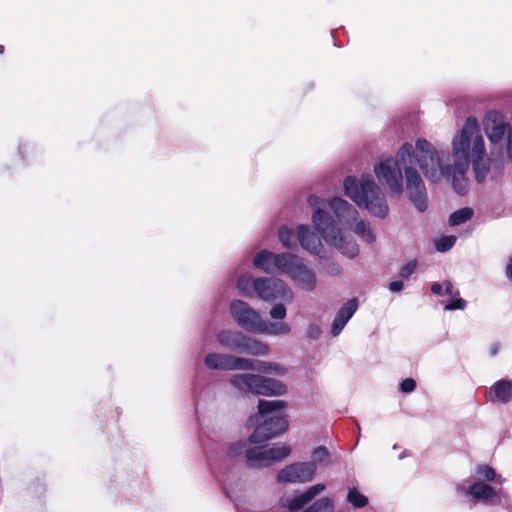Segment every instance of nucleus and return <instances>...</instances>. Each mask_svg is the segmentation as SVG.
<instances>
[{
    "label": "nucleus",
    "instance_id": "39448f33",
    "mask_svg": "<svg viewBox=\"0 0 512 512\" xmlns=\"http://www.w3.org/2000/svg\"><path fill=\"white\" fill-rule=\"evenodd\" d=\"M496 477L495 470L488 465H480L475 469L470 479L456 485L458 493L471 496L475 500L496 503L499 500L498 491L494 490L485 481H492Z\"/></svg>",
    "mask_w": 512,
    "mask_h": 512
},
{
    "label": "nucleus",
    "instance_id": "58836bf2",
    "mask_svg": "<svg viewBox=\"0 0 512 512\" xmlns=\"http://www.w3.org/2000/svg\"><path fill=\"white\" fill-rule=\"evenodd\" d=\"M506 153L508 159L512 162V128L508 130Z\"/></svg>",
    "mask_w": 512,
    "mask_h": 512
},
{
    "label": "nucleus",
    "instance_id": "f704fd0d",
    "mask_svg": "<svg viewBox=\"0 0 512 512\" xmlns=\"http://www.w3.org/2000/svg\"><path fill=\"white\" fill-rule=\"evenodd\" d=\"M417 262L415 260H411L406 263L400 270V276L402 278H408L416 269Z\"/></svg>",
    "mask_w": 512,
    "mask_h": 512
},
{
    "label": "nucleus",
    "instance_id": "4c0bfd02",
    "mask_svg": "<svg viewBox=\"0 0 512 512\" xmlns=\"http://www.w3.org/2000/svg\"><path fill=\"white\" fill-rule=\"evenodd\" d=\"M307 204L311 207V208H314V211L316 209H321L319 206L321 204V198L316 196V195H310L308 196L307 198Z\"/></svg>",
    "mask_w": 512,
    "mask_h": 512
},
{
    "label": "nucleus",
    "instance_id": "a878e982",
    "mask_svg": "<svg viewBox=\"0 0 512 512\" xmlns=\"http://www.w3.org/2000/svg\"><path fill=\"white\" fill-rule=\"evenodd\" d=\"M287 407L284 400H259L258 411L261 415H266L274 411H281Z\"/></svg>",
    "mask_w": 512,
    "mask_h": 512
},
{
    "label": "nucleus",
    "instance_id": "aec40b11",
    "mask_svg": "<svg viewBox=\"0 0 512 512\" xmlns=\"http://www.w3.org/2000/svg\"><path fill=\"white\" fill-rule=\"evenodd\" d=\"M258 374L239 373L230 377L229 383L238 391L254 394Z\"/></svg>",
    "mask_w": 512,
    "mask_h": 512
},
{
    "label": "nucleus",
    "instance_id": "0eeeda50",
    "mask_svg": "<svg viewBox=\"0 0 512 512\" xmlns=\"http://www.w3.org/2000/svg\"><path fill=\"white\" fill-rule=\"evenodd\" d=\"M287 263H283V275H286L299 289L312 292L316 289L318 279L316 272L305 261L294 253H290Z\"/></svg>",
    "mask_w": 512,
    "mask_h": 512
},
{
    "label": "nucleus",
    "instance_id": "9b49d317",
    "mask_svg": "<svg viewBox=\"0 0 512 512\" xmlns=\"http://www.w3.org/2000/svg\"><path fill=\"white\" fill-rule=\"evenodd\" d=\"M204 364L209 369L242 370L251 367L249 358L230 354L211 352L204 357Z\"/></svg>",
    "mask_w": 512,
    "mask_h": 512
},
{
    "label": "nucleus",
    "instance_id": "f8f14e48",
    "mask_svg": "<svg viewBox=\"0 0 512 512\" xmlns=\"http://www.w3.org/2000/svg\"><path fill=\"white\" fill-rule=\"evenodd\" d=\"M483 130L492 144L499 143L508 129V124L502 113L491 110L483 118Z\"/></svg>",
    "mask_w": 512,
    "mask_h": 512
},
{
    "label": "nucleus",
    "instance_id": "ea45409f",
    "mask_svg": "<svg viewBox=\"0 0 512 512\" xmlns=\"http://www.w3.org/2000/svg\"><path fill=\"white\" fill-rule=\"evenodd\" d=\"M431 291L434 294H436V295H441V296L446 295L445 294V285H444V283L443 284H440V283H437V282L433 283L431 285Z\"/></svg>",
    "mask_w": 512,
    "mask_h": 512
},
{
    "label": "nucleus",
    "instance_id": "9d476101",
    "mask_svg": "<svg viewBox=\"0 0 512 512\" xmlns=\"http://www.w3.org/2000/svg\"><path fill=\"white\" fill-rule=\"evenodd\" d=\"M316 474L314 464L295 462L282 468L277 474V480L283 483L310 482Z\"/></svg>",
    "mask_w": 512,
    "mask_h": 512
},
{
    "label": "nucleus",
    "instance_id": "a18cd8bd",
    "mask_svg": "<svg viewBox=\"0 0 512 512\" xmlns=\"http://www.w3.org/2000/svg\"><path fill=\"white\" fill-rule=\"evenodd\" d=\"M327 512H331V511H327Z\"/></svg>",
    "mask_w": 512,
    "mask_h": 512
},
{
    "label": "nucleus",
    "instance_id": "f03ea898",
    "mask_svg": "<svg viewBox=\"0 0 512 512\" xmlns=\"http://www.w3.org/2000/svg\"><path fill=\"white\" fill-rule=\"evenodd\" d=\"M327 206L333 218L323 209H316L311 216V222L322 239L348 258L359 254V246L354 237L348 233V228L360 215L357 208L341 197H331Z\"/></svg>",
    "mask_w": 512,
    "mask_h": 512
},
{
    "label": "nucleus",
    "instance_id": "6e6552de",
    "mask_svg": "<svg viewBox=\"0 0 512 512\" xmlns=\"http://www.w3.org/2000/svg\"><path fill=\"white\" fill-rule=\"evenodd\" d=\"M254 291L263 301L272 302L278 299L292 302L294 294L288 284L276 277H259L254 281Z\"/></svg>",
    "mask_w": 512,
    "mask_h": 512
},
{
    "label": "nucleus",
    "instance_id": "7ed1b4c3",
    "mask_svg": "<svg viewBox=\"0 0 512 512\" xmlns=\"http://www.w3.org/2000/svg\"><path fill=\"white\" fill-rule=\"evenodd\" d=\"M345 195L359 208L366 209L371 215L384 219L389 213V206L383 189L370 177L357 179L348 176L343 181Z\"/></svg>",
    "mask_w": 512,
    "mask_h": 512
},
{
    "label": "nucleus",
    "instance_id": "1a4fd4ad",
    "mask_svg": "<svg viewBox=\"0 0 512 512\" xmlns=\"http://www.w3.org/2000/svg\"><path fill=\"white\" fill-rule=\"evenodd\" d=\"M287 429L288 421L283 415L272 416L256 427L250 435L249 441L251 443L264 442L284 433Z\"/></svg>",
    "mask_w": 512,
    "mask_h": 512
},
{
    "label": "nucleus",
    "instance_id": "412c9836",
    "mask_svg": "<svg viewBox=\"0 0 512 512\" xmlns=\"http://www.w3.org/2000/svg\"><path fill=\"white\" fill-rule=\"evenodd\" d=\"M251 367L244 370H254L262 374L283 376L287 373V368L276 362L252 360Z\"/></svg>",
    "mask_w": 512,
    "mask_h": 512
},
{
    "label": "nucleus",
    "instance_id": "b1692460",
    "mask_svg": "<svg viewBox=\"0 0 512 512\" xmlns=\"http://www.w3.org/2000/svg\"><path fill=\"white\" fill-rule=\"evenodd\" d=\"M266 456L269 457L271 463L281 461L291 454V447L286 443H274L272 445H263Z\"/></svg>",
    "mask_w": 512,
    "mask_h": 512
},
{
    "label": "nucleus",
    "instance_id": "c85d7f7f",
    "mask_svg": "<svg viewBox=\"0 0 512 512\" xmlns=\"http://www.w3.org/2000/svg\"><path fill=\"white\" fill-rule=\"evenodd\" d=\"M250 274L242 275L237 281V288L244 296H252L254 291V281Z\"/></svg>",
    "mask_w": 512,
    "mask_h": 512
},
{
    "label": "nucleus",
    "instance_id": "c03bdc74",
    "mask_svg": "<svg viewBox=\"0 0 512 512\" xmlns=\"http://www.w3.org/2000/svg\"><path fill=\"white\" fill-rule=\"evenodd\" d=\"M4 51V47L2 45H0V54H2Z\"/></svg>",
    "mask_w": 512,
    "mask_h": 512
},
{
    "label": "nucleus",
    "instance_id": "e433bc0d",
    "mask_svg": "<svg viewBox=\"0 0 512 512\" xmlns=\"http://www.w3.org/2000/svg\"><path fill=\"white\" fill-rule=\"evenodd\" d=\"M321 333H322V331L318 324L311 323L308 325L307 336L309 338L316 340L321 336Z\"/></svg>",
    "mask_w": 512,
    "mask_h": 512
},
{
    "label": "nucleus",
    "instance_id": "2f4dec72",
    "mask_svg": "<svg viewBox=\"0 0 512 512\" xmlns=\"http://www.w3.org/2000/svg\"><path fill=\"white\" fill-rule=\"evenodd\" d=\"M456 242V236L454 235H444L437 238L434 242L435 248L439 252H446L450 250Z\"/></svg>",
    "mask_w": 512,
    "mask_h": 512
},
{
    "label": "nucleus",
    "instance_id": "a19ab883",
    "mask_svg": "<svg viewBox=\"0 0 512 512\" xmlns=\"http://www.w3.org/2000/svg\"><path fill=\"white\" fill-rule=\"evenodd\" d=\"M403 283L401 281H393L389 284V289L392 292H399L403 289Z\"/></svg>",
    "mask_w": 512,
    "mask_h": 512
},
{
    "label": "nucleus",
    "instance_id": "bb28decb",
    "mask_svg": "<svg viewBox=\"0 0 512 512\" xmlns=\"http://www.w3.org/2000/svg\"><path fill=\"white\" fill-rule=\"evenodd\" d=\"M472 216L473 210L469 207H464L454 211L449 216L448 222L450 226H458L470 220Z\"/></svg>",
    "mask_w": 512,
    "mask_h": 512
},
{
    "label": "nucleus",
    "instance_id": "6ab92c4d",
    "mask_svg": "<svg viewBox=\"0 0 512 512\" xmlns=\"http://www.w3.org/2000/svg\"><path fill=\"white\" fill-rule=\"evenodd\" d=\"M354 232L363 242L372 244L376 241V234L373 231L370 222L358 216L357 220L348 228V233Z\"/></svg>",
    "mask_w": 512,
    "mask_h": 512
},
{
    "label": "nucleus",
    "instance_id": "72a5a7b5",
    "mask_svg": "<svg viewBox=\"0 0 512 512\" xmlns=\"http://www.w3.org/2000/svg\"><path fill=\"white\" fill-rule=\"evenodd\" d=\"M322 269L329 276H338L342 273V267L337 262H330L324 265Z\"/></svg>",
    "mask_w": 512,
    "mask_h": 512
},
{
    "label": "nucleus",
    "instance_id": "20e7f679",
    "mask_svg": "<svg viewBox=\"0 0 512 512\" xmlns=\"http://www.w3.org/2000/svg\"><path fill=\"white\" fill-rule=\"evenodd\" d=\"M230 313L235 322L250 333L280 336L288 335L292 330L286 322H268L264 320L258 311L242 300L231 302Z\"/></svg>",
    "mask_w": 512,
    "mask_h": 512
},
{
    "label": "nucleus",
    "instance_id": "dca6fc26",
    "mask_svg": "<svg viewBox=\"0 0 512 512\" xmlns=\"http://www.w3.org/2000/svg\"><path fill=\"white\" fill-rule=\"evenodd\" d=\"M288 391L287 385L283 382L258 375L254 394L263 396H282Z\"/></svg>",
    "mask_w": 512,
    "mask_h": 512
},
{
    "label": "nucleus",
    "instance_id": "cd10ccee",
    "mask_svg": "<svg viewBox=\"0 0 512 512\" xmlns=\"http://www.w3.org/2000/svg\"><path fill=\"white\" fill-rule=\"evenodd\" d=\"M330 458L329 451L326 447L319 446L312 451L311 461L308 464H314L317 469L318 465L327 464Z\"/></svg>",
    "mask_w": 512,
    "mask_h": 512
},
{
    "label": "nucleus",
    "instance_id": "4be33fe9",
    "mask_svg": "<svg viewBox=\"0 0 512 512\" xmlns=\"http://www.w3.org/2000/svg\"><path fill=\"white\" fill-rule=\"evenodd\" d=\"M264 446H257L246 450V459L251 467L262 468L271 465V461L266 456Z\"/></svg>",
    "mask_w": 512,
    "mask_h": 512
},
{
    "label": "nucleus",
    "instance_id": "a211bd4d",
    "mask_svg": "<svg viewBox=\"0 0 512 512\" xmlns=\"http://www.w3.org/2000/svg\"><path fill=\"white\" fill-rule=\"evenodd\" d=\"M487 399L493 403L506 404L512 400V380L500 379L488 390Z\"/></svg>",
    "mask_w": 512,
    "mask_h": 512
},
{
    "label": "nucleus",
    "instance_id": "37998d69",
    "mask_svg": "<svg viewBox=\"0 0 512 512\" xmlns=\"http://www.w3.org/2000/svg\"><path fill=\"white\" fill-rule=\"evenodd\" d=\"M500 349V345L498 343H494L490 348V353L492 356H495Z\"/></svg>",
    "mask_w": 512,
    "mask_h": 512
},
{
    "label": "nucleus",
    "instance_id": "c756f323",
    "mask_svg": "<svg viewBox=\"0 0 512 512\" xmlns=\"http://www.w3.org/2000/svg\"><path fill=\"white\" fill-rule=\"evenodd\" d=\"M278 239L283 245V247L287 249H291L295 247L294 234L292 229L287 226H282L278 231Z\"/></svg>",
    "mask_w": 512,
    "mask_h": 512
},
{
    "label": "nucleus",
    "instance_id": "f257e3e1",
    "mask_svg": "<svg viewBox=\"0 0 512 512\" xmlns=\"http://www.w3.org/2000/svg\"><path fill=\"white\" fill-rule=\"evenodd\" d=\"M450 146L448 152L422 137L414 143L405 142L394 158H381L375 163V176L392 194L401 195L405 189L414 207L424 212L427 190L420 171L429 183L447 182L458 194L467 192L470 166L479 182L484 181L490 171L492 159L475 117H468L455 131Z\"/></svg>",
    "mask_w": 512,
    "mask_h": 512
},
{
    "label": "nucleus",
    "instance_id": "393cba45",
    "mask_svg": "<svg viewBox=\"0 0 512 512\" xmlns=\"http://www.w3.org/2000/svg\"><path fill=\"white\" fill-rule=\"evenodd\" d=\"M346 501L355 509L365 508L369 504V498L357 486L347 487Z\"/></svg>",
    "mask_w": 512,
    "mask_h": 512
},
{
    "label": "nucleus",
    "instance_id": "f3484780",
    "mask_svg": "<svg viewBox=\"0 0 512 512\" xmlns=\"http://www.w3.org/2000/svg\"><path fill=\"white\" fill-rule=\"evenodd\" d=\"M358 309V300L356 298L348 300L338 310L331 327V334L338 336L347 322L351 319Z\"/></svg>",
    "mask_w": 512,
    "mask_h": 512
},
{
    "label": "nucleus",
    "instance_id": "4468645a",
    "mask_svg": "<svg viewBox=\"0 0 512 512\" xmlns=\"http://www.w3.org/2000/svg\"><path fill=\"white\" fill-rule=\"evenodd\" d=\"M326 486L322 483L315 484L300 494H295L281 500V506L290 512L301 510L307 503L322 493Z\"/></svg>",
    "mask_w": 512,
    "mask_h": 512
},
{
    "label": "nucleus",
    "instance_id": "79ce46f5",
    "mask_svg": "<svg viewBox=\"0 0 512 512\" xmlns=\"http://www.w3.org/2000/svg\"><path fill=\"white\" fill-rule=\"evenodd\" d=\"M506 274H507V277L510 280H512V256L510 257L509 262L507 264Z\"/></svg>",
    "mask_w": 512,
    "mask_h": 512
},
{
    "label": "nucleus",
    "instance_id": "7c9ffc66",
    "mask_svg": "<svg viewBox=\"0 0 512 512\" xmlns=\"http://www.w3.org/2000/svg\"><path fill=\"white\" fill-rule=\"evenodd\" d=\"M333 501L328 497L321 498L315 501L311 506L305 509L303 512H322V511H332L333 510Z\"/></svg>",
    "mask_w": 512,
    "mask_h": 512
},
{
    "label": "nucleus",
    "instance_id": "c9c22d12",
    "mask_svg": "<svg viewBox=\"0 0 512 512\" xmlns=\"http://www.w3.org/2000/svg\"><path fill=\"white\" fill-rule=\"evenodd\" d=\"M416 388V382L413 378H406L400 383V390L403 393H411Z\"/></svg>",
    "mask_w": 512,
    "mask_h": 512
},
{
    "label": "nucleus",
    "instance_id": "2eb2a0df",
    "mask_svg": "<svg viewBox=\"0 0 512 512\" xmlns=\"http://www.w3.org/2000/svg\"><path fill=\"white\" fill-rule=\"evenodd\" d=\"M296 239L299 245L311 255H319L322 249V242L319 236L309 226L300 224L296 227Z\"/></svg>",
    "mask_w": 512,
    "mask_h": 512
},
{
    "label": "nucleus",
    "instance_id": "5701e85b",
    "mask_svg": "<svg viewBox=\"0 0 512 512\" xmlns=\"http://www.w3.org/2000/svg\"><path fill=\"white\" fill-rule=\"evenodd\" d=\"M445 294L448 299L444 301L445 310H463L466 307V301L459 297L458 291H454V287L451 282L445 281Z\"/></svg>",
    "mask_w": 512,
    "mask_h": 512
},
{
    "label": "nucleus",
    "instance_id": "423d86ee",
    "mask_svg": "<svg viewBox=\"0 0 512 512\" xmlns=\"http://www.w3.org/2000/svg\"><path fill=\"white\" fill-rule=\"evenodd\" d=\"M218 344L230 351L247 353L254 356H266L270 352L269 346L253 337L236 330H221L217 333Z\"/></svg>",
    "mask_w": 512,
    "mask_h": 512
},
{
    "label": "nucleus",
    "instance_id": "473e14b6",
    "mask_svg": "<svg viewBox=\"0 0 512 512\" xmlns=\"http://www.w3.org/2000/svg\"><path fill=\"white\" fill-rule=\"evenodd\" d=\"M269 314L272 319L280 320L279 322H283L282 320L287 315V309L284 304L277 303L271 307Z\"/></svg>",
    "mask_w": 512,
    "mask_h": 512
},
{
    "label": "nucleus",
    "instance_id": "ddd939ff",
    "mask_svg": "<svg viewBox=\"0 0 512 512\" xmlns=\"http://www.w3.org/2000/svg\"><path fill=\"white\" fill-rule=\"evenodd\" d=\"M290 253L291 252H282L274 254L269 250H261L254 257L253 265L265 273L278 272L282 274L284 270L283 263H287L288 258H286V256H289Z\"/></svg>",
    "mask_w": 512,
    "mask_h": 512
}]
</instances>
